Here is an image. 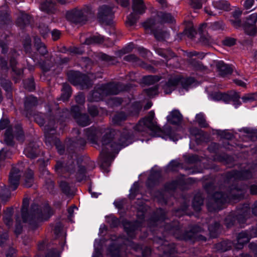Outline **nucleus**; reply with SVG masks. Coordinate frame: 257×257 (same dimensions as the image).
Here are the masks:
<instances>
[{
    "mask_svg": "<svg viewBox=\"0 0 257 257\" xmlns=\"http://www.w3.org/2000/svg\"><path fill=\"white\" fill-rule=\"evenodd\" d=\"M85 134L87 139L93 144H97L98 138L104 134L100 154L102 167L109 166L114 159L112 154H118L122 148L131 144L133 140L132 134L127 130L125 129L121 133L102 126L86 128Z\"/></svg>",
    "mask_w": 257,
    "mask_h": 257,
    "instance_id": "obj_1",
    "label": "nucleus"
},
{
    "mask_svg": "<svg viewBox=\"0 0 257 257\" xmlns=\"http://www.w3.org/2000/svg\"><path fill=\"white\" fill-rule=\"evenodd\" d=\"M158 216L152 218L149 222V227L159 226L160 231H163V234H170L180 240H193L199 238L197 233L201 232L202 228L198 226H194L190 231L182 233V228L177 221L173 222V225L165 222V212L161 209L157 210Z\"/></svg>",
    "mask_w": 257,
    "mask_h": 257,
    "instance_id": "obj_2",
    "label": "nucleus"
},
{
    "mask_svg": "<svg viewBox=\"0 0 257 257\" xmlns=\"http://www.w3.org/2000/svg\"><path fill=\"white\" fill-rule=\"evenodd\" d=\"M133 128L135 131L142 133L143 135L150 131L154 137H161L165 140L170 139L173 141L178 140V137L170 126H165L163 129L160 127L156 121L155 112L153 110L150 111L146 116L140 120Z\"/></svg>",
    "mask_w": 257,
    "mask_h": 257,
    "instance_id": "obj_3",
    "label": "nucleus"
},
{
    "mask_svg": "<svg viewBox=\"0 0 257 257\" xmlns=\"http://www.w3.org/2000/svg\"><path fill=\"white\" fill-rule=\"evenodd\" d=\"M29 204V199L24 198L22 208V216L23 222L28 223L32 229L37 227L41 222L47 220L53 214L49 206L40 207L35 204L31 205V210L28 213Z\"/></svg>",
    "mask_w": 257,
    "mask_h": 257,
    "instance_id": "obj_4",
    "label": "nucleus"
},
{
    "mask_svg": "<svg viewBox=\"0 0 257 257\" xmlns=\"http://www.w3.org/2000/svg\"><path fill=\"white\" fill-rule=\"evenodd\" d=\"M242 198V190L235 187L231 188L228 195L222 194L220 192L214 193L207 203V207L209 211H216L222 209L223 205L231 201V200L240 199Z\"/></svg>",
    "mask_w": 257,
    "mask_h": 257,
    "instance_id": "obj_5",
    "label": "nucleus"
},
{
    "mask_svg": "<svg viewBox=\"0 0 257 257\" xmlns=\"http://www.w3.org/2000/svg\"><path fill=\"white\" fill-rule=\"evenodd\" d=\"M79 160L76 154L71 156V159L69 160L66 163L61 162H58L55 166V171L59 175H61L65 172L70 174L74 172L76 165L77 171L75 175L76 180L80 182L86 178V169L84 167L78 165Z\"/></svg>",
    "mask_w": 257,
    "mask_h": 257,
    "instance_id": "obj_6",
    "label": "nucleus"
},
{
    "mask_svg": "<svg viewBox=\"0 0 257 257\" xmlns=\"http://www.w3.org/2000/svg\"><path fill=\"white\" fill-rule=\"evenodd\" d=\"M123 90L124 89L120 83L98 84L88 96V100L90 102L98 101L109 95L117 94Z\"/></svg>",
    "mask_w": 257,
    "mask_h": 257,
    "instance_id": "obj_7",
    "label": "nucleus"
},
{
    "mask_svg": "<svg viewBox=\"0 0 257 257\" xmlns=\"http://www.w3.org/2000/svg\"><path fill=\"white\" fill-rule=\"evenodd\" d=\"M250 216L249 206L246 203L237 207L234 212L230 213L225 219V224L227 228H229L234 224L236 220L240 226L243 227Z\"/></svg>",
    "mask_w": 257,
    "mask_h": 257,
    "instance_id": "obj_8",
    "label": "nucleus"
},
{
    "mask_svg": "<svg viewBox=\"0 0 257 257\" xmlns=\"http://www.w3.org/2000/svg\"><path fill=\"white\" fill-rule=\"evenodd\" d=\"M68 80L74 85L79 86L81 89L88 88L92 85L90 77L78 71H70L67 73Z\"/></svg>",
    "mask_w": 257,
    "mask_h": 257,
    "instance_id": "obj_9",
    "label": "nucleus"
},
{
    "mask_svg": "<svg viewBox=\"0 0 257 257\" xmlns=\"http://www.w3.org/2000/svg\"><path fill=\"white\" fill-rule=\"evenodd\" d=\"M133 12L127 17L126 21L127 25H134L139 18V16L144 14L146 9L143 0H133Z\"/></svg>",
    "mask_w": 257,
    "mask_h": 257,
    "instance_id": "obj_10",
    "label": "nucleus"
},
{
    "mask_svg": "<svg viewBox=\"0 0 257 257\" xmlns=\"http://www.w3.org/2000/svg\"><path fill=\"white\" fill-rule=\"evenodd\" d=\"M143 27L148 32L153 33L155 37L159 41L163 40L169 36L168 32L162 29H158V23L153 19L148 20L143 23Z\"/></svg>",
    "mask_w": 257,
    "mask_h": 257,
    "instance_id": "obj_11",
    "label": "nucleus"
},
{
    "mask_svg": "<svg viewBox=\"0 0 257 257\" xmlns=\"http://www.w3.org/2000/svg\"><path fill=\"white\" fill-rule=\"evenodd\" d=\"M36 122L40 126L44 125L45 133L51 134V132L55 129V120L53 116L50 115L46 118L43 113H37L34 115Z\"/></svg>",
    "mask_w": 257,
    "mask_h": 257,
    "instance_id": "obj_12",
    "label": "nucleus"
},
{
    "mask_svg": "<svg viewBox=\"0 0 257 257\" xmlns=\"http://www.w3.org/2000/svg\"><path fill=\"white\" fill-rule=\"evenodd\" d=\"M112 9V6L107 5H103L99 8L97 18L101 23L107 25L112 24L113 19Z\"/></svg>",
    "mask_w": 257,
    "mask_h": 257,
    "instance_id": "obj_13",
    "label": "nucleus"
},
{
    "mask_svg": "<svg viewBox=\"0 0 257 257\" xmlns=\"http://www.w3.org/2000/svg\"><path fill=\"white\" fill-rule=\"evenodd\" d=\"M257 237L256 228L251 231H245L239 233L236 240L233 243L234 247L237 249H241L244 244L247 243L252 237Z\"/></svg>",
    "mask_w": 257,
    "mask_h": 257,
    "instance_id": "obj_14",
    "label": "nucleus"
},
{
    "mask_svg": "<svg viewBox=\"0 0 257 257\" xmlns=\"http://www.w3.org/2000/svg\"><path fill=\"white\" fill-rule=\"evenodd\" d=\"M15 136L16 139L21 142L24 140V135L20 124H18L15 127V133L13 134L12 128H8L5 134V141L8 144L11 145L12 143L13 139Z\"/></svg>",
    "mask_w": 257,
    "mask_h": 257,
    "instance_id": "obj_15",
    "label": "nucleus"
},
{
    "mask_svg": "<svg viewBox=\"0 0 257 257\" xmlns=\"http://www.w3.org/2000/svg\"><path fill=\"white\" fill-rule=\"evenodd\" d=\"M21 165H18L17 166L13 167L9 175V188L12 190H16L19 185V180L21 176Z\"/></svg>",
    "mask_w": 257,
    "mask_h": 257,
    "instance_id": "obj_16",
    "label": "nucleus"
},
{
    "mask_svg": "<svg viewBox=\"0 0 257 257\" xmlns=\"http://www.w3.org/2000/svg\"><path fill=\"white\" fill-rule=\"evenodd\" d=\"M252 176V172L248 169L240 171L233 170L227 173V178L229 181L237 180H245L250 178Z\"/></svg>",
    "mask_w": 257,
    "mask_h": 257,
    "instance_id": "obj_17",
    "label": "nucleus"
},
{
    "mask_svg": "<svg viewBox=\"0 0 257 257\" xmlns=\"http://www.w3.org/2000/svg\"><path fill=\"white\" fill-rule=\"evenodd\" d=\"M71 110L73 112H75L74 118L79 125L85 126L90 124V121L88 115L86 114L81 113L79 112L80 109L79 106L77 105L72 106Z\"/></svg>",
    "mask_w": 257,
    "mask_h": 257,
    "instance_id": "obj_18",
    "label": "nucleus"
},
{
    "mask_svg": "<svg viewBox=\"0 0 257 257\" xmlns=\"http://www.w3.org/2000/svg\"><path fill=\"white\" fill-rule=\"evenodd\" d=\"M68 15L72 16V20L74 23H83L87 20L88 12L85 9H75Z\"/></svg>",
    "mask_w": 257,
    "mask_h": 257,
    "instance_id": "obj_19",
    "label": "nucleus"
},
{
    "mask_svg": "<svg viewBox=\"0 0 257 257\" xmlns=\"http://www.w3.org/2000/svg\"><path fill=\"white\" fill-rule=\"evenodd\" d=\"M40 142H30L24 150V154L28 158L34 159L36 158L40 153Z\"/></svg>",
    "mask_w": 257,
    "mask_h": 257,
    "instance_id": "obj_20",
    "label": "nucleus"
},
{
    "mask_svg": "<svg viewBox=\"0 0 257 257\" xmlns=\"http://www.w3.org/2000/svg\"><path fill=\"white\" fill-rule=\"evenodd\" d=\"M122 224L125 231L131 238H133L135 236V231L141 226V223L138 221L131 222L124 220Z\"/></svg>",
    "mask_w": 257,
    "mask_h": 257,
    "instance_id": "obj_21",
    "label": "nucleus"
},
{
    "mask_svg": "<svg viewBox=\"0 0 257 257\" xmlns=\"http://www.w3.org/2000/svg\"><path fill=\"white\" fill-rule=\"evenodd\" d=\"M123 244L125 245L130 246L131 248L134 249L135 251H141L143 255V257H148V256L151 254V249L149 247H146L143 249L141 245L135 244L134 242L128 239L123 240Z\"/></svg>",
    "mask_w": 257,
    "mask_h": 257,
    "instance_id": "obj_22",
    "label": "nucleus"
},
{
    "mask_svg": "<svg viewBox=\"0 0 257 257\" xmlns=\"http://www.w3.org/2000/svg\"><path fill=\"white\" fill-rule=\"evenodd\" d=\"M180 78L178 77H171L168 82L164 85L163 89L165 94H170L175 89L176 85L179 83Z\"/></svg>",
    "mask_w": 257,
    "mask_h": 257,
    "instance_id": "obj_23",
    "label": "nucleus"
},
{
    "mask_svg": "<svg viewBox=\"0 0 257 257\" xmlns=\"http://www.w3.org/2000/svg\"><path fill=\"white\" fill-rule=\"evenodd\" d=\"M182 115L178 110H173L167 116L168 122L173 124H178L182 120Z\"/></svg>",
    "mask_w": 257,
    "mask_h": 257,
    "instance_id": "obj_24",
    "label": "nucleus"
},
{
    "mask_svg": "<svg viewBox=\"0 0 257 257\" xmlns=\"http://www.w3.org/2000/svg\"><path fill=\"white\" fill-rule=\"evenodd\" d=\"M122 240L121 237H118L117 240L113 242L109 247L108 250L110 254L113 257H117L120 254V252L122 245L121 244H117L120 240Z\"/></svg>",
    "mask_w": 257,
    "mask_h": 257,
    "instance_id": "obj_25",
    "label": "nucleus"
},
{
    "mask_svg": "<svg viewBox=\"0 0 257 257\" xmlns=\"http://www.w3.org/2000/svg\"><path fill=\"white\" fill-rule=\"evenodd\" d=\"M217 68L219 74L222 77L231 74L232 72V68L228 65L225 64L223 61H219L216 64Z\"/></svg>",
    "mask_w": 257,
    "mask_h": 257,
    "instance_id": "obj_26",
    "label": "nucleus"
},
{
    "mask_svg": "<svg viewBox=\"0 0 257 257\" xmlns=\"http://www.w3.org/2000/svg\"><path fill=\"white\" fill-rule=\"evenodd\" d=\"M40 10L47 13H53L56 10L55 4L52 0H42Z\"/></svg>",
    "mask_w": 257,
    "mask_h": 257,
    "instance_id": "obj_27",
    "label": "nucleus"
},
{
    "mask_svg": "<svg viewBox=\"0 0 257 257\" xmlns=\"http://www.w3.org/2000/svg\"><path fill=\"white\" fill-rule=\"evenodd\" d=\"M212 5L214 8L217 10L225 11H228L230 10L229 3L225 0L213 1L212 2Z\"/></svg>",
    "mask_w": 257,
    "mask_h": 257,
    "instance_id": "obj_28",
    "label": "nucleus"
},
{
    "mask_svg": "<svg viewBox=\"0 0 257 257\" xmlns=\"http://www.w3.org/2000/svg\"><path fill=\"white\" fill-rule=\"evenodd\" d=\"M155 52L159 55L165 58L166 61L175 57V54L169 49H163L162 48H156Z\"/></svg>",
    "mask_w": 257,
    "mask_h": 257,
    "instance_id": "obj_29",
    "label": "nucleus"
},
{
    "mask_svg": "<svg viewBox=\"0 0 257 257\" xmlns=\"http://www.w3.org/2000/svg\"><path fill=\"white\" fill-rule=\"evenodd\" d=\"M203 199L200 193L196 194L193 200L192 206L194 210L199 211L201 210V207L203 205Z\"/></svg>",
    "mask_w": 257,
    "mask_h": 257,
    "instance_id": "obj_30",
    "label": "nucleus"
},
{
    "mask_svg": "<svg viewBox=\"0 0 257 257\" xmlns=\"http://www.w3.org/2000/svg\"><path fill=\"white\" fill-rule=\"evenodd\" d=\"M157 18L161 23H173L174 21L173 17L170 14L165 13L162 12H159L157 13Z\"/></svg>",
    "mask_w": 257,
    "mask_h": 257,
    "instance_id": "obj_31",
    "label": "nucleus"
},
{
    "mask_svg": "<svg viewBox=\"0 0 257 257\" xmlns=\"http://www.w3.org/2000/svg\"><path fill=\"white\" fill-rule=\"evenodd\" d=\"M104 42V37L100 35H96L87 38L85 41L86 45L101 44Z\"/></svg>",
    "mask_w": 257,
    "mask_h": 257,
    "instance_id": "obj_32",
    "label": "nucleus"
},
{
    "mask_svg": "<svg viewBox=\"0 0 257 257\" xmlns=\"http://www.w3.org/2000/svg\"><path fill=\"white\" fill-rule=\"evenodd\" d=\"M31 18L27 14L22 13L17 21V25L21 27H24L30 24Z\"/></svg>",
    "mask_w": 257,
    "mask_h": 257,
    "instance_id": "obj_33",
    "label": "nucleus"
},
{
    "mask_svg": "<svg viewBox=\"0 0 257 257\" xmlns=\"http://www.w3.org/2000/svg\"><path fill=\"white\" fill-rule=\"evenodd\" d=\"M35 46L41 55H45L48 52L45 45L41 42V39L37 37L34 38Z\"/></svg>",
    "mask_w": 257,
    "mask_h": 257,
    "instance_id": "obj_34",
    "label": "nucleus"
},
{
    "mask_svg": "<svg viewBox=\"0 0 257 257\" xmlns=\"http://www.w3.org/2000/svg\"><path fill=\"white\" fill-rule=\"evenodd\" d=\"M13 208L12 207L7 208L4 213V221L5 224L9 227L12 225V215L13 214Z\"/></svg>",
    "mask_w": 257,
    "mask_h": 257,
    "instance_id": "obj_35",
    "label": "nucleus"
},
{
    "mask_svg": "<svg viewBox=\"0 0 257 257\" xmlns=\"http://www.w3.org/2000/svg\"><path fill=\"white\" fill-rule=\"evenodd\" d=\"M62 91V93L60 99L63 101L67 100L71 94V87L67 83H63Z\"/></svg>",
    "mask_w": 257,
    "mask_h": 257,
    "instance_id": "obj_36",
    "label": "nucleus"
},
{
    "mask_svg": "<svg viewBox=\"0 0 257 257\" xmlns=\"http://www.w3.org/2000/svg\"><path fill=\"white\" fill-rule=\"evenodd\" d=\"M34 183V173L31 170H28L25 175L24 185L26 187H31Z\"/></svg>",
    "mask_w": 257,
    "mask_h": 257,
    "instance_id": "obj_37",
    "label": "nucleus"
},
{
    "mask_svg": "<svg viewBox=\"0 0 257 257\" xmlns=\"http://www.w3.org/2000/svg\"><path fill=\"white\" fill-rule=\"evenodd\" d=\"M12 57L10 59V66L12 67L13 71L17 75H20L23 73V70L21 68H17L16 65L17 62L15 59V57L17 56V52L14 51L12 53Z\"/></svg>",
    "mask_w": 257,
    "mask_h": 257,
    "instance_id": "obj_38",
    "label": "nucleus"
},
{
    "mask_svg": "<svg viewBox=\"0 0 257 257\" xmlns=\"http://www.w3.org/2000/svg\"><path fill=\"white\" fill-rule=\"evenodd\" d=\"M233 243L228 240L223 241L217 243L216 245V247L218 251H225L230 249Z\"/></svg>",
    "mask_w": 257,
    "mask_h": 257,
    "instance_id": "obj_39",
    "label": "nucleus"
},
{
    "mask_svg": "<svg viewBox=\"0 0 257 257\" xmlns=\"http://www.w3.org/2000/svg\"><path fill=\"white\" fill-rule=\"evenodd\" d=\"M213 224H209L208 225V229L210 232V235L212 237H216L217 235V232L220 227V223L217 222L212 221Z\"/></svg>",
    "mask_w": 257,
    "mask_h": 257,
    "instance_id": "obj_40",
    "label": "nucleus"
},
{
    "mask_svg": "<svg viewBox=\"0 0 257 257\" xmlns=\"http://www.w3.org/2000/svg\"><path fill=\"white\" fill-rule=\"evenodd\" d=\"M127 117L126 115L123 112H120L116 113L112 118V121L113 123L116 125H120L121 123L124 121Z\"/></svg>",
    "mask_w": 257,
    "mask_h": 257,
    "instance_id": "obj_41",
    "label": "nucleus"
},
{
    "mask_svg": "<svg viewBox=\"0 0 257 257\" xmlns=\"http://www.w3.org/2000/svg\"><path fill=\"white\" fill-rule=\"evenodd\" d=\"M37 98L33 96H29L26 98L25 101V107L27 110H29L31 107L37 104Z\"/></svg>",
    "mask_w": 257,
    "mask_h": 257,
    "instance_id": "obj_42",
    "label": "nucleus"
},
{
    "mask_svg": "<svg viewBox=\"0 0 257 257\" xmlns=\"http://www.w3.org/2000/svg\"><path fill=\"white\" fill-rule=\"evenodd\" d=\"M1 192L0 193V198L2 201L6 202L10 198L11 193L9 190L5 186H1Z\"/></svg>",
    "mask_w": 257,
    "mask_h": 257,
    "instance_id": "obj_43",
    "label": "nucleus"
},
{
    "mask_svg": "<svg viewBox=\"0 0 257 257\" xmlns=\"http://www.w3.org/2000/svg\"><path fill=\"white\" fill-rule=\"evenodd\" d=\"M12 152L7 149H3L0 151V167L3 165V162L11 157Z\"/></svg>",
    "mask_w": 257,
    "mask_h": 257,
    "instance_id": "obj_44",
    "label": "nucleus"
},
{
    "mask_svg": "<svg viewBox=\"0 0 257 257\" xmlns=\"http://www.w3.org/2000/svg\"><path fill=\"white\" fill-rule=\"evenodd\" d=\"M196 119L199 125L201 127H206L208 126L206 122L205 115L203 113H200L196 115Z\"/></svg>",
    "mask_w": 257,
    "mask_h": 257,
    "instance_id": "obj_45",
    "label": "nucleus"
},
{
    "mask_svg": "<svg viewBox=\"0 0 257 257\" xmlns=\"http://www.w3.org/2000/svg\"><path fill=\"white\" fill-rule=\"evenodd\" d=\"M245 32L248 35L252 36L257 33V28L254 25H246L244 26Z\"/></svg>",
    "mask_w": 257,
    "mask_h": 257,
    "instance_id": "obj_46",
    "label": "nucleus"
},
{
    "mask_svg": "<svg viewBox=\"0 0 257 257\" xmlns=\"http://www.w3.org/2000/svg\"><path fill=\"white\" fill-rule=\"evenodd\" d=\"M210 28L214 31L223 30L225 25L222 21L215 22L210 24Z\"/></svg>",
    "mask_w": 257,
    "mask_h": 257,
    "instance_id": "obj_47",
    "label": "nucleus"
},
{
    "mask_svg": "<svg viewBox=\"0 0 257 257\" xmlns=\"http://www.w3.org/2000/svg\"><path fill=\"white\" fill-rule=\"evenodd\" d=\"M124 60L126 61L135 63L137 65H141L142 61L134 54L127 55L124 57Z\"/></svg>",
    "mask_w": 257,
    "mask_h": 257,
    "instance_id": "obj_48",
    "label": "nucleus"
},
{
    "mask_svg": "<svg viewBox=\"0 0 257 257\" xmlns=\"http://www.w3.org/2000/svg\"><path fill=\"white\" fill-rule=\"evenodd\" d=\"M160 80V78L157 76L149 75L144 77V82L152 84Z\"/></svg>",
    "mask_w": 257,
    "mask_h": 257,
    "instance_id": "obj_49",
    "label": "nucleus"
},
{
    "mask_svg": "<svg viewBox=\"0 0 257 257\" xmlns=\"http://www.w3.org/2000/svg\"><path fill=\"white\" fill-rule=\"evenodd\" d=\"M141 108L142 105L141 103L138 102H135L132 106V111L130 113V115H138Z\"/></svg>",
    "mask_w": 257,
    "mask_h": 257,
    "instance_id": "obj_50",
    "label": "nucleus"
},
{
    "mask_svg": "<svg viewBox=\"0 0 257 257\" xmlns=\"http://www.w3.org/2000/svg\"><path fill=\"white\" fill-rule=\"evenodd\" d=\"M0 81L2 86L6 91L9 92L11 90L12 88V83L11 81L4 79H0Z\"/></svg>",
    "mask_w": 257,
    "mask_h": 257,
    "instance_id": "obj_51",
    "label": "nucleus"
},
{
    "mask_svg": "<svg viewBox=\"0 0 257 257\" xmlns=\"http://www.w3.org/2000/svg\"><path fill=\"white\" fill-rule=\"evenodd\" d=\"M146 93L149 97H153L158 93V87L156 86L150 87L145 90Z\"/></svg>",
    "mask_w": 257,
    "mask_h": 257,
    "instance_id": "obj_52",
    "label": "nucleus"
},
{
    "mask_svg": "<svg viewBox=\"0 0 257 257\" xmlns=\"http://www.w3.org/2000/svg\"><path fill=\"white\" fill-rule=\"evenodd\" d=\"M24 47L26 53H31V40L30 37L28 36L26 38L24 42Z\"/></svg>",
    "mask_w": 257,
    "mask_h": 257,
    "instance_id": "obj_53",
    "label": "nucleus"
},
{
    "mask_svg": "<svg viewBox=\"0 0 257 257\" xmlns=\"http://www.w3.org/2000/svg\"><path fill=\"white\" fill-rule=\"evenodd\" d=\"M241 98L244 102H251L257 99V95L254 93L247 94L243 96Z\"/></svg>",
    "mask_w": 257,
    "mask_h": 257,
    "instance_id": "obj_54",
    "label": "nucleus"
},
{
    "mask_svg": "<svg viewBox=\"0 0 257 257\" xmlns=\"http://www.w3.org/2000/svg\"><path fill=\"white\" fill-rule=\"evenodd\" d=\"M60 187H61L62 191L67 194H69L70 190L69 185L65 181H62L59 183Z\"/></svg>",
    "mask_w": 257,
    "mask_h": 257,
    "instance_id": "obj_55",
    "label": "nucleus"
},
{
    "mask_svg": "<svg viewBox=\"0 0 257 257\" xmlns=\"http://www.w3.org/2000/svg\"><path fill=\"white\" fill-rule=\"evenodd\" d=\"M257 22V13H253L249 15L247 18L246 25H254Z\"/></svg>",
    "mask_w": 257,
    "mask_h": 257,
    "instance_id": "obj_56",
    "label": "nucleus"
},
{
    "mask_svg": "<svg viewBox=\"0 0 257 257\" xmlns=\"http://www.w3.org/2000/svg\"><path fill=\"white\" fill-rule=\"evenodd\" d=\"M41 34L44 37H46L49 33L50 30L48 27L45 24H41L39 27Z\"/></svg>",
    "mask_w": 257,
    "mask_h": 257,
    "instance_id": "obj_57",
    "label": "nucleus"
},
{
    "mask_svg": "<svg viewBox=\"0 0 257 257\" xmlns=\"http://www.w3.org/2000/svg\"><path fill=\"white\" fill-rule=\"evenodd\" d=\"M100 58L102 60H104L110 64H113L115 61L114 57L107 55L105 54H102L100 56Z\"/></svg>",
    "mask_w": 257,
    "mask_h": 257,
    "instance_id": "obj_58",
    "label": "nucleus"
},
{
    "mask_svg": "<svg viewBox=\"0 0 257 257\" xmlns=\"http://www.w3.org/2000/svg\"><path fill=\"white\" fill-rule=\"evenodd\" d=\"M190 5L194 9H200L202 7L201 0H190Z\"/></svg>",
    "mask_w": 257,
    "mask_h": 257,
    "instance_id": "obj_59",
    "label": "nucleus"
},
{
    "mask_svg": "<svg viewBox=\"0 0 257 257\" xmlns=\"http://www.w3.org/2000/svg\"><path fill=\"white\" fill-rule=\"evenodd\" d=\"M221 92H214L210 95V98L214 101H220L221 100Z\"/></svg>",
    "mask_w": 257,
    "mask_h": 257,
    "instance_id": "obj_60",
    "label": "nucleus"
},
{
    "mask_svg": "<svg viewBox=\"0 0 257 257\" xmlns=\"http://www.w3.org/2000/svg\"><path fill=\"white\" fill-rule=\"evenodd\" d=\"M223 44L227 46H231L235 44V40L232 38H226L223 41Z\"/></svg>",
    "mask_w": 257,
    "mask_h": 257,
    "instance_id": "obj_61",
    "label": "nucleus"
},
{
    "mask_svg": "<svg viewBox=\"0 0 257 257\" xmlns=\"http://www.w3.org/2000/svg\"><path fill=\"white\" fill-rule=\"evenodd\" d=\"M24 85L25 88L29 91H32L34 89V84L33 80L32 79L29 80L28 84H27V81H25L24 83Z\"/></svg>",
    "mask_w": 257,
    "mask_h": 257,
    "instance_id": "obj_62",
    "label": "nucleus"
},
{
    "mask_svg": "<svg viewBox=\"0 0 257 257\" xmlns=\"http://www.w3.org/2000/svg\"><path fill=\"white\" fill-rule=\"evenodd\" d=\"M88 111L92 116H95L98 113L97 108L93 105H89L88 106Z\"/></svg>",
    "mask_w": 257,
    "mask_h": 257,
    "instance_id": "obj_63",
    "label": "nucleus"
},
{
    "mask_svg": "<svg viewBox=\"0 0 257 257\" xmlns=\"http://www.w3.org/2000/svg\"><path fill=\"white\" fill-rule=\"evenodd\" d=\"M76 102L79 104H82L85 101V96L83 93H79L75 97Z\"/></svg>",
    "mask_w": 257,
    "mask_h": 257,
    "instance_id": "obj_64",
    "label": "nucleus"
}]
</instances>
